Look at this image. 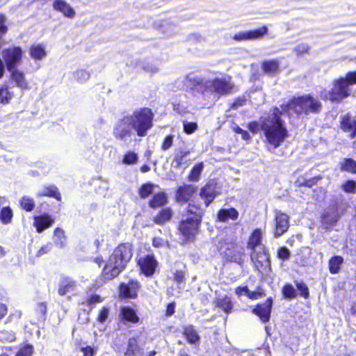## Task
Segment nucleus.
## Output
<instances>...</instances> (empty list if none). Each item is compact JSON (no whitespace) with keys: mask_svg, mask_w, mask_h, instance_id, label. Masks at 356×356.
<instances>
[{"mask_svg":"<svg viewBox=\"0 0 356 356\" xmlns=\"http://www.w3.org/2000/svg\"><path fill=\"white\" fill-rule=\"evenodd\" d=\"M267 116L261 118L260 123L251 121L247 127L252 134L262 131L266 142L274 148H277L289 137V131L282 119V111L277 106H273Z\"/></svg>","mask_w":356,"mask_h":356,"instance_id":"obj_1","label":"nucleus"},{"mask_svg":"<svg viewBox=\"0 0 356 356\" xmlns=\"http://www.w3.org/2000/svg\"><path fill=\"white\" fill-rule=\"evenodd\" d=\"M205 211L200 203L191 201L185 209V218L180 220L177 225V233L184 243H192L198 234Z\"/></svg>","mask_w":356,"mask_h":356,"instance_id":"obj_2","label":"nucleus"},{"mask_svg":"<svg viewBox=\"0 0 356 356\" xmlns=\"http://www.w3.org/2000/svg\"><path fill=\"white\" fill-rule=\"evenodd\" d=\"M264 232L261 228L254 229L250 234L246 247L250 252V260L259 273L268 275L271 271L270 254L263 243Z\"/></svg>","mask_w":356,"mask_h":356,"instance_id":"obj_3","label":"nucleus"},{"mask_svg":"<svg viewBox=\"0 0 356 356\" xmlns=\"http://www.w3.org/2000/svg\"><path fill=\"white\" fill-rule=\"evenodd\" d=\"M282 115L289 117L307 118L310 114L317 115L323 110V104L312 94L293 96L280 105Z\"/></svg>","mask_w":356,"mask_h":356,"instance_id":"obj_4","label":"nucleus"},{"mask_svg":"<svg viewBox=\"0 0 356 356\" xmlns=\"http://www.w3.org/2000/svg\"><path fill=\"white\" fill-rule=\"evenodd\" d=\"M216 248L224 264L234 263L243 266L245 252L236 238H222L218 241Z\"/></svg>","mask_w":356,"mask_h":356,"instance_id":"obj_5","label":"nucleus"},{"mask_svg":"<svg viewBox=\"0 0 356 356\" xmlns=\"http://www.w3.org/2000/svg\"><path fill=\"white\" fill-rule=\"evenodd\" d=\"M131 127L138 137H145L154 127V113L149 107L136 109L127 115Z\"/></svg>","mask_w":356,"mask_h":356,"instance_id":"obj_6","label":"nucleus"},{"mask_svg":"<svg viewBox=\"0 0 356 356\" xmlns=\"http://www.w3.org/2000/svg\"><path fill=\"white\" fill-rule=\"evenodd\" d=\"M194 86L199 87L202 93L209 90L211 93H215L219 96H225L232 94L236 89L235 85L232 82V76L227 75L226 78H214L210 81V85L207 86L202 79L195 81Z\"/></svg>","mask_w":356,"mask_h":356,"instance_id":"obj_7","label":"nucleus"},{"mask_svg":"<svg viewBox=\"0 0 356 356\" xmlns=\"http://www.w3.org/2000/svg\"><path fill=\"white\" fill-rule=\"evenodd\" d=\"M134 246L130 242L120 243L113 250L109 257L112 262L120 266L124 270L131 261Z\"/></svg>","mask_w":356,"mask_h":356,"instance_id":"obj_8","label":"nucleus"},{"mask_svg":"<svg viewBox=\"0 0 356 356\" xmlns=\"http://www.w3.org/2000/svg\"><path fill=\"white\" fill-rule=\"evenodd\" d=\"M323 91L325 94L321 95V99L325 102L330 101L332 103H340L350 95L349 88L344 86L339 78L333 80L332 87L329 91L327 92L325 89H323Z\"/></svg>","mask_w":356,"mask_h":356,"instance_id":"obj_9","label":"nucleus"},{"mask_svg":"<svg viewBox=\"0 0 356 356\" xmlns=\"http://www.w3.org/2000/svg\"><path fill=\"white\" fill-rule=\"evenodd\" d=\"M24 51L19 46H10L2 51V58L6 69L11 72L17 69V66L22 62Z\"/></svg>","mask_w":356,"mask_h":356,"instance_id":"obj_10","label":"nucleus"},{"mask_svg":"<svg viewBox=\"0 0 356 356\" xmlns=\"http://www.w3.org/2000/svg\"><path fill=\"white\" fill-rule=\"evenodd\" d=\"M141 288L140 282L130 279L127 283L120 282L118 286V296L120 300H135L138 297Z\"/></svg>","mask_w":356,"mask_h":356,"instance_id":"obj_11","label":"nucleus"},{"mask_svg":"<svg viewBox=\"0 0 356 356\" xmlns=\"http://www.w3.org/2000/svg\"><path fill=\"white\" fill-rule=\"evenodd\" d=\"M137 265L141 275L152 277L156 271L159 261L153 254H148L140 257L137 260Z\"/></svg>","mask_w":356,"mask_h":356,"instance_id":"obj_12","label":"nucleus"},{"mask_svg":"<svg viewBox=\"0 0 356 356\" xmlns=\"http://www.w3.org/2000/svg\"><path fill=\"white\" fill-rule=\"evenodd\" d=\"M132 128L127 116L119 120L113 127V135L116 140L126 141L132 135Z\"/></svg>","mask_w":356,"mask_h":356,"instance_id":"obj_13","label":"nucleus"},{"mask_svg":"<svg viewBox=\"0 0 356 356\" xmlns=\"http://www.w3.org/2000/svg\"><path fill=\"white\" fill-rule=\"evenodd\" d=\"M124 269L118 264L112 262L111 258L108 257L107 263H106L99 275V279L102 283H106L108 281L112 280L118 277Z\"/></svg>","mask_w":356,"mask_h":356,"instance_id":"obj_14","label":"nucleus"},{"mask_svg":"<svg viewBox=\"0 0 356 356\" xmlns=\"http://www.w3.org/2000/svg\"><path fill=\"white\" fill-rule=\"evenodd\" d=\"M273 303V298L268 297L264 302L257 304L252 309V312L259 317L261 323H267L270 319Z\"/></svg>","mask_w":356,"mask_h":356,"instance_id":"obj_15","label":"nucleus"},{"mask_svg":"<svg viewBox=\"0 0 356 356\" xmlns=\"http://www.w3.org/2000/svg\"><path fill=\"white\" fill-rule=\"evenodd\" d=\"M197 191V187L192 184H183L178 186L175 191V201L181 204H186L194 196Z\"/></svg>","mask_w":356,"mask_h":356,"instance_id":"obj_16","label":"nucleus"},{"mask_svg":"<svg viewBox=\"0 0 356 356\" xmlns=\"http://www.w3.org/2000/svg\"><path fill=\"white\" fill-rule=\"evenodd\" d=\"M274 236L278 238L289 228V216L280 211H275Z\"/></svg>","mask_w":356,"mask_h":356,"instance_id":"obj_17","label":"nucleus"},{"mask_svg":"<svg viewBox=\"0 0 356 356\" xmlns=\"http://www.w3.org/2000/svg\"><path fill=\"white\" fill-rule=\"evenodd\" d=\"M33 219V225L38 233H42L45 229L50 228L55 222V218L46 213L35 216Z\"/></svg>","mask_w":356,"mask_h":356,"instance_id":"obj_18","label":"nucleus"},{"mask_svg":"<svg viewBox=\"0 0 356 356\" xmlns=\"http://www.w3.org/2000/svg\"><path fill=\"white\" fill-rule=\"evenodd\" d=\"M118 316L120 321L124 324H138L140 323V318L136 310L131 306H122Z\"/></svg>","mask_w":356,"mask_h":356,"instance_id":"obj_19","label":"nucleus"},{"mask_svg":"<svg viewBox=\"0 0 356 356\" xmlns=\"http://www.w3.org/2000/svg\"><path fill=\"white\" fill-rule=\"evenodd\" d=\"M235 294L238 297L245 295L252 300H258L266 296V292L261 286H257L254 291H250L248 286H238L235 289Z\"/></svg>","mask_w":356,"mask_h":356,"instance_id":"obj_20","label":"nucleus"},{"mask_svg":"<svg viewBox=\"0 0 356 356\" xmlns=\"http://www.w3.org/2000/svg\"><path fill=\"white\" fill-rule=\"evenodd\" d=\"M216 184L208 182L200 190V197L203 200L204 205L208 207L218 195Z\"/></svg>","mask_w":356,"mask_h":356,"instance_id":"obj_21","label":"nucleus"},{"mask_svg":"<svg viewBox=\"0 0 356 356\" xmlns=\"http://www.w3.org/2000/svg\"><path fill=\"white\" fill-rule=\"evenodd\" d=\"M340 129L346 133H350V138L356 137V120H353L349 114L341 117Z\"/></svg>","mask_w":356,"mask_h":356,"instance_id":"obj_22","label":"nucleus"},{"mask_svg":"<svg viewBox=\"0 0 356 356\" xmlns=\"http://www.w3.org/2000/svg\"><path fill=\"white\" fill-rule=\"evenodd\" d=\"M77 286L76 281L68 276H62L58 287V294L64 296L74 291Z\"/></svg>","mask_w":356,"mask_h":356,"instance_id":"obj_23","label":"nucleus"},{"mask_svg":"<svg viewBox=\"0 0 356 356\" xmlns=\"http://www.w3.org/2000/svg\"><path fill=\"white\" fill-rule=\"evenodd\" d=\"M44 197H51L58 202L62 201V196L58 188L54 185L44 186L42 188L36 193V197L42 198Z\"/></svg>","mask_w":356,"mask_h":356,"instance_id":"obj_24","label":"nucleus"},{"mask_svg":"<svg viewBox=\"0 0 356 356\" xmlns=\"http://www.w3.org/2000/svg\"><path fill=\"white\" fill-rule=\"evenodd\" d=\"M191 151L187 148H177L175 152L173 162L175 168H179L184 165H187L190 159L188 156L191 154Z\"/></svg>","mask_w":356,"mask_h":356,"instance_id":"obj_25","label":"nucleus"},{"mask_svg":"<svg viewBox=\"0 0 356 356\" xmlns=\"http://www.w3.org/2000/svg\"><path fill=\"white\" fill-rule=\"evenodd\" d=\"M124 354V356H143V350L138 343L137 337L129 338Z\"/></svg>","mask_w":356,"mask_h":356,"instance_id":"obj_26","label":"nucleus"},{"mask_svg":"<svg viewBox=\"0 0 356 356\" xmlns=\"http://www.w3.org/2000/svg\"><path fill=\"white\" fill-rule=\"evenodd\" d=\"M173 216V211L171 207H164L160 209L152 218V222L158 225H163L170 221Z\"/></svg>","mask_w":356,"mask_h":356,"instance_id":"obj_27","label":"nucleus"},{"mask_svg":"<svg viewBox=\"0 0 356 356\" xmlns=\"http://www.w3.org/2000/svg\"><path fill=\"white\" fill-rule=\"evenodd\" d=\"M182 336L189 344L198 345L200 342V337L193 325L183 327Z\"/></svg>","mask_w":356,"mask_h":356,"instance_id":"obj_28","label":"nucleus"},{"mask_svg":"<svg viewBox=\"0 0 356 356\" xmlns=\"http://www.w3.org/2000/svg\"><path fill=\"white\" fill-rule=\"evenodd\" d=\"M53 8L66 17L73 18L75 16V11L73 8L64 0H55L53 2Z\"/></svg>","mask_w":356,"mask_h":356,"instance_id":"obj_29","label":"nucleus"},{"mask_svg":"<svg viewBox=\"0 0 356 356\" xmlns=\"http://www.w3.org/2000/svg\"><path fill=\"white\" fill-rule=\"evenodd\" d=\"M238 218V212L234 207L229 209H220L217 213V220L222 222H227L229 219L236 220Z\"/></svg>","mask_w":356,"mask_h":356,"instance_id":"obj_30","label":"nucleus"},{"mask_svg":"<svg viewBox=\"0 0 356 356\" xmlns=\"http://www.w3.org/2000/svg\"><path fill=\"white\" fill-rule=\"evenodd\" d=\"M263 72L269 76H273L280 72V62L277 59L265 60L261 63Z\"/></svg>","mask_w":356,"mask_h":356,"instance_id":"obj_31","label":"nucleus"},{"mask_svg":"<svg viewBox=\"0 0 356 356\" xmlns=\"http://www.w3.org/2000/svg\"><path fill=\"white\" fill-rule=\"evenodd\" d=\"M168 202L167 194L163 191L154 194L148 202V205L152 209L163 207Z\"/></svg>","mask_w":356,"mask_h":356,"instance_id":"obj_32","label":"nucleus"},{"mask_svg":"<svg viewBox=\"0 0 356 356\" xmlns=\"http://www.w3.org/2000/svg\"><path fill=\"white\" fill-rule=\"evenodd\" d=\"M214 304L216 307L220 308L227 314H230L233 310V302L227 295L216 298Z\"/></svg>","mask_w":356,"mask_h":356,"instance_id":"obj_33","label":"nucleus"},{"mask_svg":"<svg viewBox=\"0 0 356 356\" xmlns=\"http://www.w3.org/2000/svg\"><path fill=\"white\" fill-rule=\"evenodd\" d=\"M339 218L337 206L333 207L330 211H325L321 216V220L323 223L334 225Z\"/></svg>","mask_w":356,"mask_h":356,"instance_id":"obj_34","label":"nucleus"},{"mask_svg":"<svg viewBox=\"0 0 356 356\" xmlns=\"http://www.w3.org/2000/svg\"><path fill=\"white\" fill-rule=\"evenodd\" d=\"M10 72L11 77L15 81L16 86L20 88L23 90H27L29 88V83L26 80L24 74L22 72L15 69Z\"/></svg>","mask_w":356,"mask_h":356,"instance_id":"obj_35","label":"nucleus"},{"mask_svg":"<svg viewBox=\"0 0 356 356\" xmlns=\"http://www.w3.org/2000/svg\"><path fill=\"white\" fill-rule=\"evenodd\" d=\"M29 54L33 59L35 60H40L46 56L47 52L44 47L42 44H33L30 47Z\"/></svg>","mask_w":356,"mask_h":356,"instance_id":"obj_36","label":"nucleus"},{"mask_svg":"<svg viewBox=\"0 0 356 356\" xmlns=\"http://www.w3.org/2000/svg\"><path fill=\"white\" fill-rule=\"evenodd\" d=\"M343 262V258L339 255L332 257L328 261L329 271L331 274H337Z\"/></svg>","mask_w":356,"mask_h":356,"instance_id":"obj_37","label":"nucleus"},{"mask_svg":"<svg viewBox=\"0 0 356 356\" xmlns=\"http://www.w3.org/2000/svg\"><path fill=\"white\" fill-rule=\"evenodd\" d=\"M339 169L341 172L356 174V161L352 158H344L339 163Z\"/></svg>","mask_w":356,"mask_h":356,"instance_id":"obj_38","label":"nucleus"},{"mask_svg":"<svg viewBox=\"0 0 356 356\" xmlns=\"http://www.w3.org/2000/svg\"><path fill=\"white\" fill-rule=\"evenodd\" d=\"M19 204V207L26 212L33 211L35 207L34 200L27 195H24L20 198Z\"/></svg>","mask_w":356,"mask_h":356,"instance_id":"obj_39","label":"nucleus"},{"mask_svg":"<svg viewBox=\"0 0 356 356\" xmlns=\"http://www.w3.org/2000/svg\"><path fill=\"white\" fill-rule=\"evenodd\" d=\"M67 237L65 231L60 227H56L54 230V242L59 248H63L65 245Z\"/></svg>","mask_w":356,"mask_h":356,"instance_id":"obj_40","label":"nucleus"},{"mask_svg":"<svg viewBox=\"0 0 356 356\" xmlns=\"http://www.w3.org/2000/svg\"><path fill=\"white\" fill-rule=\"evenodd\" d=\"M282 298L286 300L295 299L298 293L296 292L293 286L289 283L284 284L281 289Z\"/></svg>","mask_w":356,"mask_h":356,"instance_id":"obj_41","label":"nucleus"},{"mask_svg":"<svg viewBox=\"0 0 356 356\" xmlns=\"http://www.w3.org/2000/svg\"><path fill=\"white\" fill-rule=\"evenodd\" d=\"M13 218V209L9 207H3L0 209V222L3 225L10 224Z\"/></svg>","mask_w":356,"mask_h":356,"instance_id":"obj_42","label":"nucleus"},{"mask_svg":"<svg viewBox=\"0 0 356 356\" xmlns=\"http://www.w3.org/2000/svg\"><path fill=\"white\" fill-rule=\"evenodd\" d=\"M203 168L204 164L202 162L195 164L192 168L188 175V180L191 181H197L200 179V177Z\"/></svg>","mask_w":356,"mask_h":356,"instance_id":"obj_43","label":"nucleus"},{"mask_svg":"<svg viewBox=\"0 0 356 356\" xmlns=\"http://www.w3.org/2000/svg\"><path fill=\"white\" fill-rule=\"evenodd\" d=\"M251 40L262 38L268 32V28L266 25H263L259 28L248 30Z\"/></svg>","mask_w":356,"mask_h":356,"instance_id":"obj_44","label":"nucleus"},{"mask_svg":"<svg viewBox=\"0 0 356 356\" xmlns=\"http://www.w3.org/2000/svg\"><path fill=\"white\" fill-rule=\"evenodd\" d=\"M344 86L348 88L350 86L356 85V70L348 72L345 76L339 77Z\"/></svg>","mask_w":356,"mask_h":356,"instance_id":"obj_45","label":"nucleus"},{"mask_svg":"<svg viewBox=\"0 0 356 356\" xmlns=\"http://www.w3.org/2000/svg\"><path fill=\"white\" fill-rule=\"evenodd\" d=\"M154 184L150 182H147L140 185L138 188V193L141 199L148 197L153 192Z\"/></svg>","mask_w":356,"mask_h":356,"instance_id":"obj_46","label":"nucleus"},{"mask_svg":"<svg viewBox=\"0 0 356 356\" xmlns=\"http://www.w3.org/2000/svg\"><path fill=\"white\" fill-rule=\"evenodd\" d=\"M295 285L298 291V295L303 298L304 299L307 300L310 296L309 289L308 286L306 283L304 282H295Z\"/></svg>","mask_w":356,"mask_h":356,"instance_id":"obj_47","label":"nucleus"},{"mask_svg":"<svg viewBox=\"0 0 356 356\" xmlns=\"http://www.w3.org/2000/svg\"><path fill=\"white\" fill-rule=\"evenodd\" d=\"M187 273V268L185 264L183 265V268L176 270L173 273V281L177 284H182L185 282V276Z\"/></svg>","mask_w":356,"mask_h":356,"instance_id":"obj_48","label":"nucleus"},{"mask_svg":"<svg viewBox=\"0 0 356 356\" xmlns=\"http://www.w3.org/2000/svg\"><path fill=\"white\" fill-rule=\"evenodd\" d=\"M341 190L346 193H356V181L353 179L345 181L341 185Z\"/></svg>","mask_w":356,"mask_h":356,"instance_id":"obj_49","label":"nucleus"},{"mask_svg":"<svg viewBox=\"0 0 356 356\" xmlns=\"http://www.w3.org/2000/svg\"><path fill=\"white\" fill-rule=\"evenodd\" d=\"M34 352L33 346L29 343L21 346L15 356H32Z\"/></svg>","mask_w":356,"mask_h":356,"instance_id":"obj_50","label":"nucleus"},{"mask_svg":"<svg viewBox=\"0 0 356 356\" xmlns=\"http://www.w3.org/2000/svg\"><path fill=\"white\" fill-rule=\"evenodd\" d=\"M13 97V95L8 90V87L0 88V104H7L10 102Z\"/></svg>","mask_w":356,"mask_h":356,"instance_id":"obj_51","label":"nucleus"},{"mask_svg":"<svg viewBox=\"0 0 356 356\" xmlns=\"http://www.w3.org/2000/svg\"><path fill=\"white\" fill-rule=\"evenodd\" d=\"M138 155L134 152H127L122 157V163L126 165H132L138 161Z\"/></svg>","mask_w":356,"mask_h":356,"instance_id":"obj_52","label":"nucleus"},{"mask_svg":"<svg viewBox=\"0 0 356 356\" xmlns=\"http://www.w3.org/2000/svg\"><path fill=\"white\" fill-rule=\"evenodd\" d=\"M197 129V124L195 122H184L183 124L184 132L188 135L193 134Z\"/></svg>","mask_w":356,"mask_h":356,"instance_id":"obj_53","label":"nucleus"},{"mask_svg":"<svg viewBox=\"0 0 356 356\" xmlns=\"http://www.w3.org/2000/svg\"><path fill=\"white\" fill-rule=\"evenodd\" d=\"M247 99L245 97H238L234 99V102L229 105V111L237 110L239 107L246 104Z\"/></svg>","mask_w":356,"mask_h":356,"instance_id":"obj_54","label":"nucleus"},{"mask_svg":"<svg viewBox=\"0 0 356 356\" xmlns=\"http://www.w3.org/2000/svg\"><path fill=\"white\" fill-rule=\"evenodd\" d=\"M174 143V136L172 134L167 135L163 140L161 145V149L163 151H166L170 149Z\"/></svg>","mask_w":356,"mask_h":356,"instance_id":"obj_55","label":"nucleus"},{"mask_svg":"<svg viewBox=\"0 0 356 356\" xmlns=\"http://www.w3.org/2000/svg\"><path fill=\"white\" fill-rule=\"evenodd\" d=\"M321 179L322 177L319 175L315 176L309 179L305 180L303 182L300 183L298 186L312 188L313 186L316 185L317 182Z\"/></svg>","mask_w":356,"mask_h":356,"instance_id":"obj_56","label":"nucleus"},{"mask_svg":"<svg viewBox=\"0 0 356 356\" xmlns=\"http://www.w3.org/2000/svg\"><path fill=\"white\" fill-rule=\"evenodd\" d=\"M291 253L289 250L284 247H280L277 251V257L282 260H287L290 258Z\"/></svg>","mask_w":356,"mask_h":356,"instance_id":"obj_57","label":"nucleus"},{"mask_svg":"<svg viewBox=\"0 0 356 356\" xmlns=\"http://www.w3.org/2000/svg\"><path fill=\"white\" fill-rule=\"evenodd\" d=\"M108 308L106 307H102L98 312L97 321L100 323H104L108 318Z\"/></svg>","mask_w":356,"mask_h":356,"instance_id":"obj_58","label":"nucleus"},{"mask_svg":"<svg viewBox=\"0 0 356 356\" xmlns=\"http://www.w3.org/2000/svg\"><path fill=\"white\" fill-rule=\"evenodd\" d=\"M232 39L235 41L241 42V41H245V40H251L249 35L248 31H240L236 33H235Z\"/></svg>","mask_w":356,"mask_h":356,"instance_id":"obj_59","label":"nucleus"},{"mask_svg":"<svg viewBox=\"0 0 356 356\" xmlns=\"http://www.w3.org/2000/svg\"><path fill=\"white\" fill-rule=\"evenodd\" d=\"M102 298L99 295L94 293L90 296H88L86 298V305L90 306L93 304H97L102 302Z\"/></svg>","mask_w":356,"mask_h":356,"instance_id":"obj_60","label":"nucleus"},{"mask_svg":"<svg viewBox=\"0 0 356 356\" xmlns=\"http://www.w3.org/2000/svg\"><path fill=\"white\" fill-rule=\"evenodd\" d=\"M74 76L76 79L79 81H85L88 80L90 77V74L86 70L80 69L77 70L74 72Z\"/></svg>","mask_w":356,"mask_h":356,"instance_id":"obj_61","label":"nucleus"},{"mask_svg":"<svg viewBox=\"0 0 356 356\" xmlns=\"http://www.w3.org/2000/svg\"><path fill=\"white\" fill-rule=\"evenodd\" d=\"M309 47L306 44H300L295 48V51L298 56L303 55L309 52Z\"/></svg>","mask_w":356,"mask_h":356,"instance_id":"obj_62","label":"nucleus"},{"mask_svg":"<svg viewBox=\"0 0 356 356\" xmlns=\"http://www.w3.org/2000/svg\"><path fill=\"white\" fill-rule=\"evenodd\" d=\"M6 18L4 14L0 13V33L6 34L8 28L6 25Z\"/></svg>","mask_w":356,"mask_h":356,"instance_id":"obj_63","label":"nucleus"},{"mask_svg":"<svg viewBox=\"0 0 356 356\" xmlns=\"http://www.w3.org/2000/svg\"><path fill=\"white\" fill-rule=\"evenodd\" d=\"M37 312L43 317H45L47 312V306L46 302H39L37 304Z\"/></svg>","mask_w":356,"mask_h":356,"instance_id":"obj_64","label":"nucleus"}]
</instances>
